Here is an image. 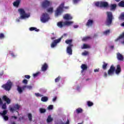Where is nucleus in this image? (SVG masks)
I'll return each mask as SVG.
<instances>
[{"label": "nucleus", "instance_id": "nucleus-54", "mask_svg": "<svg viewBox=\"0 0 124 124\" xmlns=\"http://www.w3.org/2000/svg\"><path fill=\"white\" fill-rule=\"evenodd\" d=\"M57 100V97H55L54 98H53L52 101L55 102Z\"/></svg>", "mask_w": 124, "mask_h": 124}, {"label": "nucleus", "instance_id": "nucleus-28", "mask_svg": "<svg viewBox=\"0 0 124 124\" xmlns=\"http://www.w3.org/2000/svg\"><path fill=\"white\" fill-rule=\"evenodd\" d=\"M89 39H92V37L90 36L84 37L82 38V41H87V40H89Z\"/></svg>", "mask_w": 124, "mask_h": 124}, {"label": "nucleus", "instance_id": "nucleus-52", "mask_svg": "<svg viewBox=\"0 0 124 124\" xmlns=\"http://www.w3.org/2000/svg\"><path fill=\"white\" fill-rule=\"evenodd\" d=\"M67 35V34L64 33L63 34V35L62 36H61V37H60V38H62H62L63 37V36H66Z\"/></svg>", "mask_w": 124, "mask_h": 124}, {"label": "nucleus", "instance_id": "nucleus-39", "mask_svg": "<svg viewBox=\"0 0 124 124\" xmlns=\"http://www.w3.org/2000/svg\"><path fill=\"white\" fill-rule=\"evenodd\" d=\"M7 106H6V104L5 103L3 105H2V108H1L3 110H6Z\"/></svg>", "mask_w": 124, "mask_h": 124}, {"label": "nucleus", "instance_id": "nucleus-45", "mask_svg": "<svg viewBox=\"0 0 124 124\" xmlns=\"http://www.w3.org/2000/svg\"><path fill=\"white\" fill-rule=\"evenodd\" d=\"M22 83H23V84H25V85H27V84H28V80L24 79L22 81Z\"/></svg>", "mask_w": 124, "mask_h": 124}, {"label": "nucleus", "instance_id": "nucleus-61", "mask_svg": "<svg viewBox=\"0 0 124 124\" xmlns=\"http://www.w3.org/2000/svg\"><path fill=\"white\" fill-rule=\"evenodd\" d=\"M110 49H114V46H110Z\"/></svg>", "mask_w": 124, "mask_h": 124}, {"label": "nucleus", "instance_id": "nucleus-55", "mask_svg": "<svg viewBox=\"0 0 124 124\" xmlns=\"http://www.w3.org/2000/svg\"><path fill=\"white\" fill-rule=\"evenodd\" d=\"M2 100H1V98L0 97V105H2Z\"/></svg>", "mask_w": 124, "mask_h": 124}, {"label": "nucleus", "instance_id": "nucleus-48", "mask_svg": "<svg viewBox=\"0 0 124 124\" xmlns=\"http://www.w3.org/2000/svg\"><path fill=\"white\" fill-rule=\"evenodd\" d=\"M25 78H26V79H30L31 78V76L30 75H25L24 76Z\"/></svg>", "mask_w": 124, "mask_h": 124}, {"label": "nucleus", "instance_id": "nucleus-27", "mask_svg": "<svg viewBox=\"0 0 124 124\" xmlns=\"http://www.w3.org/2000/svg\"><path fill=\"white\" fill-rule=\"evenodd\" d=\"M53 121V118L51 117V115H49L46 119L47 123H51Z\"/></svg>", "mask_w": 124, "mask_h": 124}, {"label": "nucleus", "instance_id": "nucleus-60", "mask_svg": "<svg viewBox=\"0 0 124 124\" xmlns=\"http://www.w3.org/2000/svg\"><path fill=\"white\" fill-rule=\"evenodd\" d=\"M3 75V72L0 73V76H2Z\"/></svg>", "mask_w": 124, "mask_h": 124}, {"label": "nucleus", "instance_id": "nucleus-37", "mask_svg": "<svg viewBox=\"0 0 124 124\" xmlns=\"http://www.w3.org/2000/svg\"><path fill=\"white\" fill-rule=\"evenodd\" d=\"M124 37V32L117 39L115 40V41H118V40H120V39L123 38Z\"/></svg>", "mask_w": 124, "mask_h": 124}, {"label": "nucleus", "instance_id": "nucleus-57", "mask_svg": "<svg viewBox=\"0 0 124 124\" xmlns=\"http://www.w3.org/2000/svg\"><path fill=\"white\" fill-rule=\"evenodd\" d=\"M104 77H107V73L106 72H105L104 73Z\"/></svg>", "mask_w": 124, "mask_h": 124}, {"label": "nucleus", "instance_id": "nucleus-42", "mask_svg": "<svg viewBox=\"0 0 124 124\" xmlns=\"http://www.w3.org/2000/svg\"><path fill=\"white\" fill-rule=\"evenodd\" d=\"M35 95H36L37 96V97H42V96H43V95L39 93H35Z\"/></svg>", "mask_w": 124, "mask_h": 124}, {"label": "nucleus", "instance_id": "nucleus-31", "mask_svg": "<svg viewBox=\"0 0 124 124\" xmlns=\"http://www.w3.org/2000/svg\"><path fill=\"white\" fill-rule=\"evenodd\" d=\"M28 117L30 122H31V121H32V115H31V113H28Z\"/></svg>", "mask_w": 124, "mask_h": 124}, {"label": "nucleus", "instance_id": "nucleus-38", "mask_svg": "<svg viewBox=\"0 0 124 124\" xmlns=\"http://www.w3.org/2000/svg\"><path fill=\"white\" fill-rule=\"evenodd\" d=\"M40 112L41 114H43V113H45V112H46V109L45 108H40Z\"/></svg>", "mask_w": 124, "mask_h": 124}, {"label": "nucleus", "instance_id": "nucleus-14", "mask_svg": "<svg viewBox=\"0 0 124 124\" xmlns=\"http://www.w3.org/2000/svg\"><path fill=\"white\" fill-rule=\"evenodd\" d=\"M47 69H48V64H47V63H44V64L42 65L41 67L42 71L45 72V71H46V70H47Z\"/></svg>", "mask_w": 124, "mask_h": 124}, {"label": "nucleus", "instance_id": "nucleus-44", "mask_svg": "<svg viewBox=\"0 0 124 124\" xmlns=\"http://www.w3.org/2000/svg\"><path fill=\"white\" fill-rule=\"evenodd\" d=\"M2 38H4V34L1 33H0V39H2Z\"/></svg>", "mask_w": 124, "mask_h": 124}, {"label": "nucleus", "instance_id": "nucleus-56", "mask_svg": "<svg viewBox=\"0 0 124 124\" xmlns=\"http://www.w3.org/2000/svg\"><path fill=\"white\" fill-rule=\"evenodd\" d=\"M12 119H14L15 120H17V117L13 116H12Z\"/></svg>", "mask_w": 124, "mask_h": 124}, {"label": "nucleus", "instance_id": "nucleus-3", "mask_svg": "<svg viewBox=\"0 0 124 124\" xmlns=\"http://www.w3.org/2000/svg\"><path fill=\"white\" fill-rule=\"evenodd\" d=\"M106 14L107 15L106 24L107 26H110L112 24V22L113 21V14L111 12H107Z\"/></svg>", "mask_w": 124, "mask_h": 124}, {"label": "nucleus", "instance_id": "nucleus-26", "mask_svg": "<svg viewBox=\"0 0 124 124\" xmlns=\"http://www.w3.org/2000/svg\"><path fill=\"white\" fill-rule=\"evenodd\" d=\"M83 112V109L81 108H78L76 109L77 114H80Z\"/></svg>", "mask_w": 124, "mask_h": 124}, {"label": "nucleus", "instance_id": "nucleus-6", "mask_svg": "<svg viewBox=\"0 0 124 124\" xmlns=\"http://www.w3.org/2000/svg\"><path fill=\"white\" fill-rule=\"evenodd\" d=\"M49 19L50 17H49V15L46 13L43 14L40 18V20L42 23H46V22H48Z\"/></svg>", "mask_w": 124, "mask_h": 124}, {"label": "nucleus", "instance_id": "nucleus-32", "mask_svg": "<svg viewBox=\"0 0 124 124\" xmlns=\"http://www.w3.org/2000/svg\"><path fill=\"white\" fill-rule=\"evenodd\" d=\"M119 6L120 7H124V0H122L118 3Z\"/></svg>", "mask_w": 124, "mask_h": 124}, {"label": "nucleus", "instance_id": "nucleus-47", "mask_svg": "<svg viewBox=\"0 0 124 124\" xmlns=\"http://www.w3.org/2000/svg\"><path fill=\"white\" fill-rule=\"evenodd\" d=\"M78 1H80V0H73V2L74 4H76V3H78Z\"/></svg>", "mask_w": 124, "mask_h": 124}, {"label": "nucleus", "instance_id": "nucleus-35", "mask_svg": "<svg viewBox=\"0 0 124 124\" xmlns=\"http://www.w3.org/2000/svg\"><path fill=\"white\" fill-rule=\"evenodd\" d=\"M53 10L54 9L53 8V7H50L47 9V12H49V13H53Z\"/></svg>", "mask_w": 124, "mask_h": 124}, {"label": "nucleus", "instance_id": "nucleus-46", "mask_svg": "<svg viewBox=\"0 0 124 124\" xmlns=\"http://www.w3.org/2000/svg\"><path fill=\"white\" fill-rule=\"evenodd\" d=\"M95 4L96 6H97L98 7L99 6L100 7V2H96Z\"/></svg>", "mask_w": 124, "mask_h": 124}, {"label": "nucleus", "instance_id": "nucleus-64", "mask_svg": "<svg viewBox=\"0 0 124 124\" xmlns=\"http://www.w3.org/2000/svg\"><path fill=\"white\" fill-rule=\"evenodd\" d=\"M121 26L122 27H124V22H123L122 24H121Z\"/></svg>", "mask_w": 124, "mask_h": 124}, {"label": "nucleus", "instance_id": "nucleus-4", "mask_svg": "<svg viewBox=\"0 0 124 124\" xmlns=\"http://www.w3.org/2000/svg\"><path fill=\"white\" fill-rule=\"evenodd\" d=\"M18 11L20 15L21 19H25L30 17V14L26 13L25 10L22 8L18 9Z\"/></svg>", "mask_w": 124, "mask_h": 124}, {"label": "nucleus", "instance_id": "nucleus-36", "mask_svg": "<svg viewBox=\"0 0 124 124\" xmlns=\"http://www.w3.org/2000/svg\"><path fill=\"white\" fill-rule=\"evenodd\" d=\"M87 103L88 106H89V107H91V106H93V103L90 101H87Z\"/></svg>", "mask_w": 124, "mask_h": 124}, {"label": "nucleus", "instance_id": "nucleus-17", "mask_svg": "<svg viewBox=\"0 0 124 124\" xmlns=\"http://www.w3.org/2000/svg\"><path fill=\"white\" fill-rule=\"evenodd\" d=\"M63 19L65 20H72V16H70V15L67 14L64 15V16L63 17Z\"/></svg>", "mask_w": 124, "mask_h": 124}, {"label": "nucleus", "instance_id": "nucleus-18", "mask_svg": "<svg viewBox=\"0 0 124 124\" xmlns=\"http://www.w3.org/2000/svg\"><path fill=\"white\" fill-rule=\"evenodd\" d=\"M81 69H82L81 70V73H83V72H84V71H85V70H87V69H88V66H87V65H86L85 64H82L81 65Z\"/></svg>", "mask_w": 124, "mask_h": 124}, {"label": "nucleus", "instance_id": "nucleus-63", "mask_svg": "<svg viewBox=\"0 0 124 124\" xmlns=\"http://www.w3.org/2000/svg\"><path fill=\"white\" fill-rule=\"evenodd\" d=\"M11 124H16V123L15 122H12Z\"/></svg>", "mask_w": 124, "mask_h": 124}, {"label": "nucleus", "instance_id": "nucleus-49", "mask_svg": "<svg viewBox=\"0 0 124 124\" xmlns=\"http://www.w3.org/2000/svg\"><path fill=\"white\" fill-rule=\"evenodd\" d=\"M88 54L89 52H88V51H85L82 53V55H83V56H87V55H88Z\"/></svg>", "mask_w": 124, "mask_h": 124}, {"label": "nucleus", "instance_id": "nucleus-43", "mask_svg": "<svg viewBox=\"0 0 124 124\" xmlns=\"http://www.w3.org/2000/svg\"><path fill=\"white\" fill-rule=\"evenodd\" d=\"M40 73V72H37L35 74H33V77H37V76H38V75H39V74Z\"/></svg>", "mask_w": 124, "mask_h": 124}, {"label": "nucleus", "instance_id": "nucleus-58", "mask_svg": "<svg viewBox=\"0 0 124 124\" xmlns=\"http://www.w3.org/2000/svg\"><path fill=\"white\" fill-rule=\"evenodd\" d=\"M78 25H75V26H74V29H77V28H78Z\"/></svg>", "mask_w": 124, "mask_h": 124}, {"label": "nucleus", "instance_id": "nucleus-7", "mask_svg": "<svg viewBox=\"0 0 124 124\" xmlns=\"http://www.w3.org/2000/svg\"><path fill=\"white\" fill-rule=\"evenodd\" d=\"M52 3L50 1L47 0H44L41 4V7L43 8V9H46V8H48L50 5H51Z\"/></svg>", "mask_w": 124, "mask_h": 124}, {"label": "nucleus", "instance_id": "nucleus-15", "mask_svg": "<svg viewBox=\"0 0 124 124\" xmlns=\"http://www.w3.org/2000/svg\"><path fill=\"white\" fill-rule=\"evenodd\" d=\"M117 58L118 61H124V56H123V55L121 54V53L119 52L117 53Z\"/></svg>", "mask_w": 124, "mask_h": 124}, {"label": "nucleus", "instance_id": "nucleus-34", "mask_svg": "<svg viewBox=\"0 0 124 124\" xmlns=\"http://www.w3.org/2000/svg\"><path fill=\"white\" fill-rule=\"evenodd\" d=\"M65 43L66 44H69V45H70V44H72L71 43H72V40L70 39V40H66L65 41Z\"/></svg>", "mask_w": 124, "mask_h": 124}, {"label": "nucleus", "instance_id": "nucleus-30", "mask_svg": "<svg viewBox=\"0 0 124 124\" xmlns=\"http://www.w3.org/2000/svg\"><path fill=\"white\" fill-rule=\"evenodd\" d=\"M116 7H117V5L116 4H113L110 5V10H114V9H116Z\"/></svg>", "mask_w": 124, "mask_h": 124}, {"label": "nucleus", "instance_id": "nucleus-23", "mask_svg": "<svg viewBox=\"0 0 124 124\" xmlns=\"http://www.w3.org/2000/svg\"><path fill=\"white\" fill-rule=\"evenodd\" d=\"M17 91L19 93L21 94L22 93H23V87H21L19 86H17Z\"/></svg>", "mask_w": 124, "mask_h": 124}, {"label": "nucleus", "instance_id": "nucleus-2", "mask_svg": "<svg viewBox=\"0 0 124 124\" xmlns=\"http://www.w3.org/2000/svg\"><path fill=\"white\" fill-rule=\"evenodd\" d=\"M68 9L69 7H64V3H62L57 8L55 11V16L58 17L62 15V12H63V9Z\"/></svg>", "mask_w": 124, "mask_h": 124}, {"label": "nucleus", "instance_id": "nucleus-19", "mask_svg": "<svg viewBox=\"0 0 124 124\" xmlns=\"http://www.w3.org/2000/svg\"><path fill=\"white\" fill-rule=\"evenodd\" d=\"M20 2H21V0H16V1L13 3L14 6L18 7L19 6V4H20Z\"/></svg>", "mask_w": 124, "mask_h": 124}, {"label": "nucleus", "instance_id": "nucleus-41", "mask_svg": "<svg viewBox=\"0 0 124 124\" xmlns=\"http://www.w3.org/2000/svg\"><path fill=\"white\" fill-rule=\"evenodd\" d=\"M103 33L105 35H107V34H109V33H110V30H108L104 31Z\"/></svg>", "mask_w": 124, "mask_h": 124}, {"label": "nucleus", "instance_id": "nucleus-59", "mask_svg": "<svg viewBox=\"0 0 124 124\" xmlns=\"http://www.w3.org/2000/svg\"><path fill=\"white\" fill-rule=\"evenodd\" d=\"M65 124H69V120H67V122H66V123Z\"/></svg>", "mask_w": 124, "mask_h": 124}, {"label": "nucleus", "instance_id": "nucleus-51", "mask_svg": "<svg viewBox=\"0 0 124 124\" xmlns=\"http://www.w3.org/2000/svg\"><path fill=\"white\" fill-rule=\"evenodd\" d=\"M99 72V69H96L94 70V72Z\"/></svg>", "mask_w": 124, "mask_h": 124}, {"label": "nucleus", "instance_id": "nucleus-13", "mask_svg": "<svg viewBox=\"0 0 124 124\" xmlns=\"http://www.w3.org/2000/svg\"><path fill=\"white\" fill-rule=\"evenodd\" d=\"M2 99L3 100L7 102V104H10V102H11V100H10V99L7 97V96L6 95L3 96Z\"/></svg>", "mask_w": 124, "mask_h": 124}, {"label": "nucleus", "instance_id": "nucleus-8", "mask_svg": "<svg viewBox=\"0 0 124 124\" xmlns=\"http://www.w3.org/2000/svg\"><path fill=\"white\" fill-rule=\"evenodd\" d=\"M20 108H21V106L17 104L14 105L12 108H10V112H12V113H13L15 111H16V112H18V111H19Z\"/></svg>", "mask_w": 124, "mask_h": 124}, {"label": "nucleus", "instance_id": "nucleus-1", "mask_svg": "<svg viewBox=\"0 0 124 124\" xmlns=\"http://www.w3.org/2000/svg\"><path fill=\"white\" fill-rule=\"evenodd\" d=\"M114 72L117 75H119L122 72V68L119 64L116 66V69L114 65H111L108 71V75H113Z\"/></svg>", "mask_w": 124, "mask_h": 124}, {"label": "nucleus", "instance_id": "nucleus-25", "mask_svg": "<svg viewBox=\"0 0 124 124\" xmlns=\"http://www.w3.org/2000/svg\"><path fill=\"white\" fill-rule=\"evenodd\" d=\"M41 101L43 102H46L48 101V97L47 96H43L41 98Z\"/></svg>", "mask_w": 124, "mask_h": 124}, {"label": "nucleus", "instance_id": "nucleus-20", "mask_svg": "<svg viewBox=\"0 0 124 124\" xmlns=\"http://www.w3.org/2000/svg\"><path fill=\"white\" fill-rule=\"evenodd\" d=\"M25 89H28V90H31L32 89V86L31 85H24L22 86V90H25Z\"/></svg>", "mask_w": 124, "mask_h": 124}, {"label": "nucleus", "instance_id": "nucleus-12", "mask_svg": "<svg viewBox=\"0 0 124 124\" xmlns=\"http://www.w3.org/2000/svg\"><path fill=\"white\" fill-rule=\"evenodd\" d=\"M109 6V4L107 1H100V7H108Z\"/></svg>", "mask_w": 124, "mask_h": 124}, {"label": "nucleus", "instance_id": "nucleus-24", "mask_svg": "<svg viewBox=\"0 0 124 124\" xmlns=\"http://www.w3.org/2000/svg\"><path fill=\"white\" fill-rule=\"evenodd\" d=\"M57 26L59 28H62V27H64L65 25H64V22H59L57 23Z\"/></svg>", "mask_w": 124, "mask_h": 124}, {"label": "nucleus", "instance_id": "nucleus-62", "mask_svg": "<svg viewBox=\"0 0 124 124\" xmlns=\"http://www.w3.org/2000/svg\"><path fill=\"white\" fill-rule=\"evenodd\" d=\"M52 40H54V39H56V37H52L51 38Z\"/></svg>", "mask_w": 124, "mask_h": 124}, {"label": "nucleus", "instance_id": "nucleus-16", "mask_svg": "<svg viewBox=\"0 0 124 124\" xmlns=\"http://www.w3.org/2000/svg\"><path fill=\"white\" fill-rule=\"evenodd\" d=\"M93 24V20L92 19H89L86 23V26L87 27H92Z\"/></svg>", "mask_w": 124, "mask_h": 124}, {"label": "nucleus", "instance_id": "nucleus-53", "mask_svg": "<svg viewBox=\"0 0 124 124\" xmlns=\"http://www.w3.org/2000/svg\"><path fill=\"white\" fill-rule=\"evenodd\" d=\"M11 55L12 57H13L14 58H15L16 57V56L15 55H14V53H11Z\"/></svg>", "mask_w": 124, "mask_h": 124}, {"label": "nucleus", "instance_id": "nucleus-50", "mask_svg": "<svg viewBox=\"0 0 124 124\" xmlns=\"http://www.w3.org/2000/svg\"><path fill=\"white\" fill-rule=\"evenodd\" d=\"M48 108L49 109V110H52L53 109V105H50L48 106Z\"/></svg>", "mask_w": 124, "mask_h": 124}, {"label": "nucleus", "instance_id": "nucleus-40", "mask_svg": "<svg viewBox=\"0 0 124 124\" xmlns=\"http://www.w3.org/2000/svg\"><path fill=\"white\" fill-rule=\"evenodd\" d=\"M60 80H61V76H58V78H57L55 79V83H58V82H60Z\"/></svg>", "mask_w": 124, "mask_h": 124}, {"label": "nucleus", "instance_id": "nucleus-5", "mask_svg": "<svg viewBox=\"0 0 124 124\" xmlns=\"http://www.w3.org/2000/svg\"><path fill=\"white\" fill-rule=\"evenodd\" d=\"M12 82L10 81H8L6 84H3L1 86V88H3V89H4L5 91H10L11 90V88H12Z\"/></svg>", "mask_w": 124, "mask_h": 124}, {"label": "nucleus", "instance_id": "nucleus-33", "mask_svg": "<svg viewBox=\"0 0 124 124\" xmlns=\"http://www.w3.org/2000/svg\"><path fill=\"white\" fill-rule=\"evenodd\" d=\"M81 48L82 49H87V48H91V46L86 44H84L83 47H82Z\"/></svg>", "mask_w": 124, "mask_h": 124}, {"label": "nucleus", "instance_id": "nucleus-29", "mask_svg": "<svg viewBox=\"0 0 124 124\" xmlns=\"http://www.w3.org/2000/svg\"><path fill=\"white\" fill-rule=\"evenodd\" d=\"M30 31H39V29H37V28L35 27H31L30 28Z\"/></svg>", "mask_w": 124, "mask_h": 124}, {"label": "nucleus", "instance_id": "nucleus-10", "mask_svg": "<svg viewBox=\"0 0 124 124\" xmlns=\"http://www.w3.org/2000/svg\"><path fill=\"white\" fill-rule=\"evenodd\" d=\"M62 41V38H59L58 39H56L53 41V42L51 45V48H54L55 46H57V44L61 42Z\"/></svg>", "mask_w": 124, "mask_h": 124}, {"label": "nucleus", "instance_id": "nucleus-11", "mask_svg": "<svg viewBox=\"0 0 124 124\" xmlns=\"http://www.w3.org/2000/svg\"><path fill=\"white\" fill-rule=\"evenodd\" d=\"M71 47H73V44H70L69 46L67 47V53L69 54V55H72V48Z\"/></svg>", "mask_w": 124, "mask_h": 124}, {"label": "nucleus", "instance_id": "nucleus-21", "mask_svg": "<svg viewBox=\"0 0 124 124\" xmlns=\"http://www.w3.org/2000/svg\"><path fill=\"white\" fill-rule=\"evenodd\" d=\"M102 68L104 70H106L107 69V66L108 65V63H106L105 62H103Z\"/></svg>", "mask_w": 124, "mask_h": 124}, {"label": "nucleus", "instance_id": "nucleus-9", "mask_svg": "<svg viewBox=\"0 0 124 124\" xmlns=\"http://www.w3.org/2000/svg\"><path fill=\"white\" fill-rule=\"evenodd\" d=\"M8 112L7 110H4L2 113L0 112V115L3 117L4 121H8V116L5 115Z\"/></svg>", "mask_w": 124, "mask_h": 124}, {"label": "nucleus", "instance_id": "nucleus-22", "mask_svg": "<svg viewBox=\"0 0 124 124\" xmlns=\"http://www.w3.org/2000/svg\"><path fill=\"white\" fill-rule=\"evenodd\" d=\"M72 24H73V21H65L64 22V25H65V26H71V25H72Z\"/></svg>", "mask_w": 124, "mask_h": 124}]
</instances>
